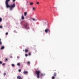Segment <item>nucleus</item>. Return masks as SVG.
Returning a JSON list of instances; mask_svg holds the SVG:
<instances>
[{
	"label": "nucleus",
	"mask_w": 79,
	"mask_h": 79,
	"mask_svg": "<svg viewBox=\"0 0 79 79\" xmlns=\"http://www.w3.org/2000/svg\"><path fill=\"white\" fill-rule=\"evenodd\" d=\"M10 1V0H6V8H10V10H12L15 7V4H14L13 5L10 6L8 4V2Z\"/></svg>",
	"instance_id": "1"
},
{
	"label": "nucleus",
	"mask_w": 79,
	"mask_h": 79,
	"mask_svg": "<svg viewBox=\"0 0 79 79\" xmlns=\"http://www.w3.org/2000/svg\"><path fill=\"white\" fill-rule=\"evenodd\" d=\"M35 73L37 74L36 76L38 78L40 77V74L41 73V72L40 70H37L35 72Z\"/></svg>",
	"instance_id": "2"
},
{
	"label": "nucleus",
	"mask_w": 79,
	"mask_h": 79,
	"mask_svg": "<svg viewBox=\"0 0 79 79\" xmlns=\"http://www.w3.org/2000/svg\"><path fill=\"white\" fill-rule=\"evenodd\" d=\"M45 32H46V33L47 34V33L48 32H50V29L47 28L45 30Z\"/></svg>",
	"instance_id": "3"
},
{
	"label": "nucleus",
	"mask_w": 79,
	"mask_h": 79,
	"mask_svg": "<svg viewBox=\"0 0 79 79\" xmlns=\"http://www.w3.org/2000/svg\"><path fill=\"white\" fill-rule=\"evenodd\" d=\"M17 78L18 79H22V78H21V76H20L19 75L17 76Z\"/></svg>",
	"instance_id": "4"
},
{
	"label": "nucleus",
	"mask_w": 79,
	"mask_h": 79,
	"mask_svg": "<svg viewBox=\"0 0 79 79\" xmlns=\"http://www.w3.org/2000/svg\"><path fill=\"white\" fill-rule=\"evenodd\" d=\"M24 27L26 29H27V23H26L25 24H24Z\"/></svg>",
	"instance_id": "5"
},
{
	"label": "nucleus",
	"mask_w": 79,
	"mask_h": 79,
	"mask_svg": "<svg viewBox=\"0 0 79 79\" xmlns=\"http://www.w3.org/2000/svg\"><path fill=\"white\" fill-rule=\"evenodd\" d=\"M4 48H5V46H2L1 48V50H3Z\"/></svg>",
	"instance_id": "6"
},
{
	"label": "nucleus",
	"mask_w": 79,
	"mask_h": 79,
	"mask_svg": "<svg viewBox=\"0 0 79 79\" xmlns=\"http://www.w3.org/2000/svg\"><path fill=\"white\" fill-rule=\"evenodd\" d=\"M56 72H54V76H55V77H56Z\"/></svg>",
	"instance_id": "7"
},
{
	"label": "nucleus",
	"mask_w": 79,
	"mask_h": 79,
	"mask_svg": "<svg viewBox=\"0 0 79 79\" xmlns=\"http://www.w3.org/2000/svg\"><path fill=\"white\" fill-rule=\"evenodd\" d=\"M23 73L24 74H26L28 73V72L27 71H24L23 72Z\"/></svg>",
	"instance_id": "8"
},
{
	"label": "nucleus",
	"mask_w": 79,
	"mask_h": 79,
	"mask_svg": "<svg viewBox=\"0 0 79 79\" xmlns=\"http://www.w3.org/2000/svg\"><path fill=\"white\" fill-rule=\"evenodd\" d=\"M28 51H29V50H28V49H25V52L26 53H27V52H28Z\"/></svg>",
	"instance_id": "9"
},
{
	"label": "nucleus",
	"mask_w": 79,
	"mask_h": 79,
	"mask_svg": "<svg viewBox=\"0 0 79 79\" xmlns=\"http://www.w3.org/2000/svg\"><path fill=\"white\" fill-rule=\"evenodd\" d=\"M21 18L22 19H24V16H23V15H22Z\"/></svg>",
	"instance_id": "10"
},
{
	"label": "nucleus",
	"mask_w": 79,
	"mask_h": 79,
	"mask_svg": "<svg viewBox=\"0 0 79 79\" xmlns=\"http://www.w3.org/2000/svg\"><path fill=\"white\" fill-rule=\"evenodd\" d=\"M24 15L25 16H26V15H27V12H25L24 13Z\"/></svg>",
	"instance_id": "11"
},
{
	"label": "nucleus",
	"mask_w": 79,
	"mask_h": 79,
	"mask_svg": "<svg viewBox=\"0 0 79 79\" xmlns=\"http://www.w3.org/2000/svg\"><path fill=\"white\" fill-rule=\"evenodd\" d=\"M52 79H55V76H53L52 77Z\"/></svg>",
	"instance_id": "12"
},
{
	"label": "nucleus",
	"mask_w": 79,
	"mask_h": 79,
	"mask_svg": "<svg viewBox=\"0 0 79 79\" xmlns=\"http://www.w3.org/2000/svg\"><path fill=\"white\" fill-rule=\"evenodd\" d=\"M41 77H43V76H44V74L41 73Z\"/></svg>",
	"instance_id": "13"
},
{
	"label": "nucleus",
	"mask_w": 79,
	"mask_h": 79,
	"mask_svg": "<svg viewBox=\"0 0 79 79\" xmlns=\"http://www.w3.org/2000/svg\"><path fill=\"white\" fill-rule=\"evenodd\" d=\"M15 64H12V66H13V67H15Z\"/></svg>",
	"instance_id": "14"
},
{
	"label": "nucleus",
	"mask_w": 79,
	"mask_h": 79,
	"mask_svg": "<svg viewBox=\"0 0 79 79\" xmlns=\"http://www.w3.org/2000/svg\"><path fill=\"white\" fill-rule=\"evenodd\" d=\"M2 18H0V22H2Z\"/></svg>",
	"instance_id": "15"
},
{
	"label": "nucleus",
	"mask_w": 79,
	"mask_h": 79,
	"mask_svg": "<svg viewBox=\"0 0 79 79\" xmlns=\"http://www.w3.org/2000/svg\"><path fill=\"white\" fill-rule=\"evenodd\" d=\"M30 5H33V2H31V3H30Z\"/></svg>",
	"instance_id": "16"
},
{
	"label": "nucleus",
	"mask_w": 79,
	"mask_h": 79,
	"mask_svg": "<svg viewBox=\"0 0 79 79\" xmlns=\"http://www.w3.org/2000/svg\"><path fill=\"white\" fill-rule=\"evenodd\" d=\"M27 63L28 65H29V64H30V62H27Z\"/></svg>",
	"instance_id": "17"
},
{
	"label": "nucleus",
	"mask_w": 79,
	"mask_h": 79,
	"mask_svg": "<svg viewBox=\"0 0 79 79\" xmlns=\"http://www.w3.org/2000/svg\"><path fill=\"white\" fill-rule=\"evenodd\" d=\"M17 65H18V66H20V63H18L17 64Z\"/></svg>",
	"instance_id": "18"
},
{
	"label": "nucleus",
	"mask_w": 79,
	"mask_h": 79,
	"mask_svg": "<svg viewBox=\"0 0 79 79\" xmlns=\"http://www.w3.org/2000/svg\"><path fill=\"white\" fill-rule=\"evenodd\" d=\"M33 11H34V10H35V7H34L33 8Z\"/></svg>",
	"instance_id": "19"
},
{
	"label": "nucleus",
	"mask_w": 79,
	"mask_h": 79,
	"mask_svg": "<svg viewBox=\"0 0 79 79\" xmlns=\"http://www.w3.org/2000/svg\"><path fill=\"white\" fill-rule=\"evenodd\" d=\"M8 32H6V35H8Z\"/></svg>",
	"instance_id": "20"
},
{
	"label": "nucleus",
	"mask_w": 79,
	"mask_h": 79,
	"mask_svg": "<svg viewBox=\"0 0 79 79\" xmlns=\"http://www.w3.org/2000/svg\"><path fill=\"white\" fill-rule=\"evenodd\" d=\"M2 42H0V45H2Z\"/></svg>",
	"instance_id": "21"
},
{
	"label": "nucleus",
	"mask_w": 79,
	"mask_h": 79,
	"mask_svg": "<svg viewBox=\"0 0 79 79\" xmlns=\"http://www.w3.org/2000/svg\"><path fill=\"white\" fill-rule=\"evenodd\" d=\"M36 4H37V5H39V2H37L36 3Z\"/></svg>",
	"instance_id": "22"
},
{
	"label": "nucleus",
	"mask_w": 79,
	"mask_h": 79,
	"mask_svg": "<svg viewBox=\"0 0 79 79\" xmlns=\"http://www.w3.org/2000/svg\"><path fill=\"white\" fill-rule=\"evenodd\" d=\"M25 56H28V55H27V54H25Z\"/></svg>",
	"instance_id": "23"
},
{
	"label": "nucleus",
	"mask_w": 79,
	"mask_h": 79,
	"mask_svg": "<svg viewBox=\"0 0 79 79\" xmlns=\"http://www.w3.org/2000/svg\"><path fill=\"white\" fill-rule=\"evenodd\" d=\"M19 72H21V69H19Z\"/></svg>",
	"instance_id": "24"
},
{
	"label": "nucleus",
	"mask_w": 79,
	"mask_h": 79,
	"mask_svg": "<svg viewBox=\"0 0 79 79\" xmlns=\"http://www.w3.org/2000/svg\"><path fill=\"white\" fill-rule=\"evenodd\" d=\"M17 58L18 59H19V56H17Z\"/></svg>",
	"instance_id": "25"
},
{
	"label": "nucleus",
	"mask_w": 79,
	"mask_h": 79,
	"mask_svg": "<svg viewBox=\"0 0 79 79\" xmlns=\"http://www.w3.org/2000/svg\"><path fill=\"white\" fill-rule=\"evenodd\" d=\"M0 64H2V62L0 61Z\"/></svg>",
	"instance_id": "26"
},
{
	"label": "nucleus",
	"mask_w": 79,
	"mask_h": 79,
	"mask_svg": "<svg viewBox=\"0 0 79 79\" xmlns=\"http://www.w3.org/2000/svg\"><path fill=\"white\" fill-rule=\"evenodd\" d=\"M6 73H4V76H5L6 75Z\"/></svg>",
	"instance_id": "27"
},
{
	"label": "nucleus",
	"mask_w": 79,
	"mask_h": 79,
	"mask_svg": "<svg viewBox=\"0 0 79 79\" xmlns=\"http://www.w3.org/2000/svg\"><path fill=\"white\" fill-rule=\"evenodd\" d=\"M31 55V53H29V55Z\"/></svg>",
	"instance_id": "28"
},
{
	"label": "nucleus",
	"mask_w": 79,
	"mask_h": 79,
	"mask_svg": "<svg viewBox=\"0 0 79 79\" xmlns=\"http://www.w3.org/2000/svg\"><path fill=\"white\" fill-rule=\"evenodd\" d=\"M2 26H0V28H2Z\"/></svg>",
	"instance_id": "29"
},
{
	"label": "nucleus",
	"mask_w": 79,
	"mask_h": 79,
	"mask_svg": "<svg viewBox=\"0 0 79 79\" xmlns=\"http://www.w3.org/2000/svg\"><path fill=\"white\" fill-rule=\"evenodd\" d=\"M33 21H35V19H33Z\"/></svg>",
	"instance_id": "30"
},
{
	"label": "nucleus",
	"mask_w": 79,
	"mask_h": 79,
	"mask_svg": "<svg viewBox=\"0 0 79 79\" xmlns=\"http://www.w3.org/2000/svg\"><path fill=\"white\" fill-rule=\"evenodd\" d=\"M6 61H8V59H6Z\"/></svg>",
	"instance_id": "31"
},
{
	"label": "nucleus",
	"mask_w": 79,
	"mask_h": 79,
	"mask_svg": "<svg viewBox=\"0 0 79 79\" xmlns=\"http://www.w3.org/2000/svg\"><path fill=\"white\" fill-rule=\"evenodd\" d=\"M5 63H4L2 64V65L3 66H4V65H5Z\"/></svg>",
	"instance_id": "32"
},
{
	"label": "nucleus",
	"mask_w": 79,
	"mask_h": 79,
	"mask_svg": "<svg viewBox=\"0 0 79 79\" xmlns=\"http://www.w3.org/2000/svg\"><path fill=\"white\" fill-rule=\"evenodd\" d=\"M13 2H15V1H16V0H13Z\"/></svg>",
	"instance_id": "33"
},
{
	"label": "nucleus",
	"mask_w": 79,
	"mask_h": 79,
	"mask_svg": "<svg viewBox=\"0 0 79 79\" xmlns=\"http://www.w3.org/2000/svg\"><path fill=\"white\" fill-rule=\"evenodd\" d=\"M10 58H12V56H10Z\"/></svg>",
	"instance_id": "34"
},
{
	"label": "nucleus",
	"mask_w": 79,
	"mask_h": 79,
	"mask_svg": "<svg viewBox=\"0 0 79 79\" xmlns=\"http://www.w3.org/2000/svg\"><path fill=\"white\" fill-rule=\"evenodd\" d=\"M0 42H1V39H0Z\"/></svg>",
	"instance_id": "35"
},
{
	"label": "nucleus",
	"mask_w": 79,
	"mask_h": 79,
	"mask_svg": "<svg viewBox=\"0 0 79 79\" xmlns=\"http://www.w3.org/2000/svg\"><path fill=\"white\" fill-rule=\"evenodd\" d=\"M29 29V28H28V29L27 28V29Z\"/></svg>",
	"instance_id": "36"
},
{
	"label": "nucleus",
	"mask_w": 79,
	"mask_h": 79,
	"mask_svg": "<svg viewBox=\"0 0 79 79\" xmlns=\"http://www.w3.org/2000/svg\"><path fill=\"white\" fill-rule=\"evenodd\" d=\"M1 57L0 56V58H1Z\"/></svg>",
	"instance_id": "37"
}]
</instances>
